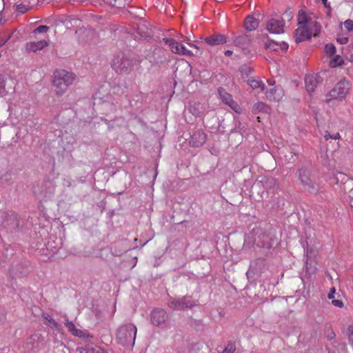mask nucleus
I'll return each instance as SVG.
<instances>
[{
  "instance_id": "obj_1",
  "label": "nucleus",
  "mask_w": 353,
  "mask_h": 353,
  "mask_svg": "<svg viewBox=\"0 0 353 353\" xmlns=\"http://www.w3.org/2000/svg\"><path fill=\"white\" fill-rule=\"evenodd\" d=\"M76 79L74 73L64 70H59L54 72L53 85L54 92L59 97L62 96L72 85Z\"/></svg>"
},
{
  "instance_id": "obj_2",
  "label": "nucleus",
  "mask_w": 353,
  "mask_h": 353,
  "mask_svg": "<svg viewBox=\"0 0 353 353\" xmlns=\"http://www.w3.org/2000/svg\"><path fill=\"white\" fill-rule=\"evenodd\" d=\"M137 329L132 323L120 326L117 332V339L122 345H132L135 343Z\"/></svg>"
},
{
  "instance_id": "obj_3",
  "label": "nucleus",
  "mask_w": 353,
  "mask_h": 353,
  "mask_svg": "<svg viewBox=\"0 0 353 353\" xmlns=\"http://www.w3.org/2000/svg\"><path fill=\"white\" fill-rule=\"evenodd\" d=\"M321 31V26L318 22H310L309 27L299 26L294 32L295 41L297 43L316 36Z\"/></svg>"
},
{
  "instance_id": "obj_4",
  "label": "nucleus",
  "mask_w": 353,
  "mask_h": 353,
  "mask_svg": "<svg viewBox=\"0 0 353 353\" xmlns=\"http://www.w3.org/2000/svg\"><path fill=\"white\" fill-rule=\"evenodd\" d=\"M351 86V83L349 81L346 79L340 81L335 85L333 89L326 94V101H330L332 99L343 100L349 93Z\"/></svg>"
},
{
  "instance_id": "obj_5",
  "label": "nucleus",
  "mask_w": 353,
  "mask_h": 353,
  "mask_svg": "<svg viewBox=\"0 0 353 353\" xmlns=\"http://www.w3.org/2000/svg\"><path fill=\"white\" fill-rule=\"evenodd\" d=\"M150 320L152 325L161 328L168 327V315L167 312L161 308L154 310L150 314Z\"/></svg>"
},
{
  "instance_id": "obj_6",
  "label": "nucleus",
  "mask_w": 353,
  "mask_h": 353,
  "mask_svg": "<svg viewBox=\"0 0 353 353\" xmlns=\"http://www.w3.org/2000/svg\"><path fill=\"white\" fill-rule=\"evenodd\" d=\"M18 225L17 215L3 212L0 213V228L12 229Z\"/></svg>"
},
{
  "instance_id": "obj_7",
  "label": "nucleus",
  "mask_w": 353,
  "mask_h": 353,
  "mask_svg": "<svg viewBox=\"0 0 353 353\" xmlns=\"http://www.w3.org/2000/svg\"><path fill=\"white\" fill-rule=\"evenodd\" d=\"M165 43L168 46L170 50L176 54H179L185 56H192V53L190 50H188L183 44L176 41L172 39H163Z\"/></svg>"
},
{
  "instance_id": "obj_8",
  "label": "nucleus",
  "mask_w": 353,
  "mask_h": 353,
  "mask_svg": "<svg viewBox=\"0 0 353 353\" xmlns=\"http://www.w3.org/2000/svg\"><path fill=\"white\" fill-rule=\"evenodd\" d=\"M268 82L270 88L265 92L266 98L271 101H279L284 95L283 89L275 86V81L270 80Z\"/></svg>"
},
{
  "instance_id": "obj_9",
  "label": "nucleus",
  "mask_w": 353,
  "mask_h": 353,
  "mask_svg": "<svg viewBox=\"0 0 353 353\" xmlns=\"http://www.w3.org/2000/svg\"><path fill=\"white\" fill-rule=\"evenodd\" d=\"M267 30L272 34H281L284 32V23L280 19H270L266 26Z\"/></svg>"
},
{
  "instance_id": "obj_10",
  "label": "nucleus",
  "mask_w": 353,
  "mask_h": 353,
  "mask_svg": "<svg viewBox=\"0 0 353 353\" xmlns=\"http://www.w3.org/2000/svg\"><path fill=\"white\" fill-rule=\"evenodd\" d=\"M168 305L174 310H183L191 307L193 304L190 299L183 297L181 299H170L169 301Z\"/></svg>"
},
{
  "instance_id": "obj_11",
  "label": "nucleus",
  "mask_w": 353,
  "mask_h": 353,
  "mask_svg": "<svg viewBox=\"0 0 353 353\" xmlns=\"http://www.w3.org/2000/svg\"><path fill=\"white\" fill-rule=\"evenodd\" d=\"M65 325L68 328V330L74 336L82 339L92 337L88 331L77 328L76 325L69 320L65 321Z\"/></svg>"
},
{
  "instance_id": "obj_12",
  "label": "nucleus",
  "mask_w": 353,
  "mask_h": 353,
  "mask_svg": "<svg viewBox=\"0 0 353 353\" xmlns=\"http://www.w3.org/2000/svg\"><path fill=\"white\" fill-rule=\"evenodd\" d=\"M299 177L302 184L305 186V188L311 192L316 191L315 184L310 179V174L307 171L303 170L299 171Z\"/></svg>"
},
{
  "instance_id": "obj_13",
  "label": "nucleus",
  "mask_w": 353,
  "mask_h": 353,
  "mask_svg": "<svg viewBox=\"0 0 353 353\" xmlns=\"http://www.w3.org/2000/svg\"><path fill=\"white\" fill-rule=\"evenodd\" d=\"M131 61L125 56L122 58L117 57L112 61V66L117 72L127 70L131 66Z\"/></svg>"
},
{
  "instance_id": "obj_14",
  "label": "nucleus",
  "mask_w": 353,
  "mask_h": 353,
  "mask_svg": "<svg viewBox=\"0 0 353 353\" xmlns=\"http://www.w3.org/2000/svg\"><path fill=\"white\" fill-rule=\"evenodd\" d=\"M218 91L221 99L225 104L228 105L236 112H239L240 107L234 101H233L232 96L230 94L225 92L222 88H219Z\"/></svg>"
},
{
  "instance_id": "obj_15",
  "label": "nucleus",
  "mask_w": 353,
  "mask_h": 353,
  "mask_svg": "<svg viewBox=\"0 0 353 353\" xmlns=\"http://www.w3.org/2000/svg\"><path fill=\"white\" fill-rule=\"evenodd\" d=\"M318 75L308 74L305 78V88L310 95L314 92L315 88L319 83Z\"/></svg>"
},
{
  "instance_id": "obj_16",
  "label": "nucleus",
  "mask_w": 353,
  "mask_h": 353,
  "mask_svg": "<svg viewBox=\"0 0 353 353\" xmlns=\"http://www.w3.org/2000/svg\"><path fill=\"white\" fill-rule=\"evenodd\" d=\"M48 44V41L45 39H41L37 41H30L26 43V49L28 52H35L47 47Z\"/></svg>"
},
{
  "instance_id": "obj_17",
  "label": "nucleus",
  "mask_w": 353,
  "mask_h": 353,
  "mask_svg": "<svg viewBox=\"0 0 353 353\" xmlns=\"http://www.w3.org/2000/svg\"><path fill=\"white\" fill-rule=\"evenodd\" d=\"M297 20L298 24L300 26L304 27H309V23L310 22H317L316 20L308 17L305 12L302 10L299 12Z\"/></svg>"
},
{
  "instance_id": "obj_18",
  "label": "nucleus",
  "mask_w": 353,
  "mask_h": 353,
  "mask_svg": "<svg viewBox=\"0 0 353 353\" xmlns=\"http://www.w3.org/2000/svg\"><path fill=\"white\" fill-rule=\"evenodd\" d=\"M205 141V136L202 132L194 133L190 141V143L194 147L202 145Z\"/></svg>"
},
{
  "instance_id": "obj_19",
  "label": "nucleus",
  "mask_w": 353,
  "mask_h": 353,
  "mask_svg": "<svg viewBox=\"0 0 353 353\" xmlns=\"http://www.w3.org/2000/svg\"><path fill=\"white\" fill-rule=\"evenodd\" d=\"M265 47L267 49L271 50H278L281 49L282 51L285 52L288 48V44L285 42L278 43L274 41H270L265 43Z\"/></svg>"
},
{
  "instance_id": "obj_20",
  "label": "nucleus",
  "mask_w": 353,
  "mask_h": 353,
  "mask_svg": "<svg viewBox=\"0 0 353 353\" xmlns=\"http://www.w3.org/2000/svg\"><path fill=\"white\" fill-rule=\"evenodd\" d=\"M205 41L211 46H215L225 43L226 39L223 34H214L205 38Z\"/></svg>"
},
{
  "instance_id": "obj_21",
  "label": "nucleus",
  "mask_w": 353,
  "mask_h": 353,
  "mask_svg": "<svg viewBox=\"0 0 353 353\" xmlns=\"http://www.w3.org/2000/svg\"><path fill=\"white\" fill-rule=\"evenodd\" d=\"M259 26V20L252 16H248L245 19L244 26L248 31H252L256 29Z\"/></svg>"
},
{
  "instance_id": "obj_22",
  "label": "nucleus",
  "mask_w": 353,
  "mask_h": 353,
  "mask_svg": "<svg viewBox=\"0 0 353 353\" xmlns=\"http://www.w3.org/2000/svg\"><path fill=\"white\" fill-rule=\"evenodd\" d=\"M39 343V336L34 334L30 336L26 342L27 349L31 350L37 348Z\"/></svg>"
},
{
  "instance_id": "obj_23",
  "label": "nucleus",
  "mask_w": 353,
  "mask_h": 353,
  "mask_svg": "<svg viewBox=\"0 0 353 353\" xmlns=\"http://www.w3.org/2000/svg\"><path fill=\"white\" fill-rule=\"evenodd\" d=\"M248 83L252 89L259 88L261 91H263L265 90V84L261 81L252 77L248 80Z\"/></svg>"
},
{
  "instance_id": "obj_24",
  "label": "nucleus",
  "mask_w": 353,
  "mask_h": 353,
  "mask_svg": "<svg viewBox=\"0 0 353 353\" xmlns=\"http://www.w3.org/2000/svg\"><path fill=\"white\" fill-rule=\"evenodd\" d=\"M42 316L48 321V323H46L48 326L56 328L58 330H61V325L50 315L43 313Z\"/></svg>"
},
{
  "instance_id": "obj_25",
  "label": "nucleus",
  "mask_w": 353,
  "mask_h": 353,
  "mask_svg": "<svg viewBox=\"0 0 353 353\" xmlns=\"http://www.w3.org/2000/svg\"><path fill=\"white\" fill-rule=\"evenodd\" d=\"M189 110L192 114L199 116L202 113L203 108L200 103H194L190 105Z\"/></svg>"
},
{
  "instance_id": "obj_26",
  "label": "nucleus",
  "mask_w": 353,
  "mask_h": 353,
  "mask_svg": "<svg viewBox=\"0 0 353 353\" xmlns=\"http://www.w3.org/2000/svg\"><path fill=\"white\" fill-rule=\"evenodd\" d=\"M343 63V59L340 55H334L331 57V59L329 62V65L332 67L335 68L336 66L341 65Z\"/></svg>"
},
{
  "instance_id": "obj_27",
  "label": "nucleus",
  "mask_w": 353,
  "mask_h": 353,
  "mask_svg": "<svg viewBox=\"0 0 353 353\" xmlns=\"http://www.w3.org/2000/svg\"><path fill=\"white\" fill-rule=\"evenodd\" d=\"M254 112H264L266 113H269L270 108L267 106V105L263 102H258L254 105Z\"/></svg>"
},
{
  "instance_id": "obj_28",
  "label": "nucleus",
  "mask_w": 353,
  "mask_h": 353,
  "mask_svg": "<svg viewBox=\"0 0 353 353\" xmlns=\"http://www.w3.org/2000/svg\"><path fill=\"white\" fill-rule=\"evenodd\" d=\"M325 52L327 55L332 57L336 52V48L332 44H327L325 46Z\"/></svg>"
},
{
  "instance_id": "obj_29",
  "label": "nucleus",
  "mask_w": 353,
  "mask_h": 353,
  "mask_svg": "<svg viewBox=\"0 0 353 353\" xmlns=\"http://www.w3.org/2000/svg\"><path fill=\"white\" fill-rule=\"evenodd\" d=\"M49 30V27L47 26H40L37 28L34 29L32 34L36 35L40 33H46Z\"/></svg>"
},
{
  "instance_id": "obj_30",
  "label": "nucleus",
  "mask_w": 353,
  "mask_h": 353,
  "mask_svg": "<svg viewBox=\"0 0 353 353\" xmlns=\"http://www.w3.org/2000/svg\"><path fill=\"white\" fill-rule=\"evenodd\" d=\"M340 137V134L338 132L331 134L328 131H326L324 134V138L325 140H328L330 139L337 140L339 139Z\"/></svg>"
},
{
  "instance_id": "obj_31",
  "label": "nucleus",
  "mask_w": 353,
  "mask_h": 353,
  "mask_svg": "<svg viewBox=\"0 0 353 353\" xmlns=\"http://www.w3.org/2000/svg\"><path fill=\"white\" fill-rule=\"evenodd\" d=\"M6 81L4 77L0 74V95L3 96L6 92Z\"/></svg>"
},
{
  "instance_id": "obj_32",
  "label": "nucleus",
  "mask_w": 353,
  "mask_h": 353,
  "mask_svg": "<svg viewBox=\"0 0 353 353\" xmlns=\"http://www.w3.org/2000/svg\"><path fill=\"white\" fill-rule=\"evenodd\" d=\"M345 28L348 31L351 32L353 30V20L347 19L343 23Z\"/></svg>"
},
{
  "instance_id": "obj_33",
  "label": "nucleus",
  "mask_w": 353,
  "mask_h": 353,
  "mask_svg": "<svg viewBox=\"0 0 353 353\" xmlns=\"http://www.w3.org/2000/svg\"><path fill=\"white\" fill-rule=\"evenodd\" d=\"M235 350V347L232 343H230L227 345L225 350L223 351L224 353H233Z\"/></svg>"
},
{
  "instance_id": "obj_34",
  "label": "nucleus",
  "mask_w": 353,
  "mask_h": 353,
  "mask_svg": "<svg viewBox=\"0 0 353 353\" xmlns=\"http://www.w3.org/2000/svg\"><path fill=\"white\" fill-rule=\"evenodd\" d=\"M345 333L348 336V338L353 336V324L349 325L347 327Z\"/></svg>"
},
{
  "instance_id": "obj_35",
  "label": "nucleus",
  "mask_w": 353,
  "mask_h": 353,
  "mask_svg": "<svg viewBox=\"0 0 353 353\" xmlns=\"http://www.w3.org/2000/svg\"><path fill=\"white\" fill-rule=\"evenodd\" d=\"M332 303L333 305L338 307H342L343 306V303L341 300L338 299H332Z\"/></svg>"
},
{
  "instance_id": "obj_36",
  "label": "nucleus",
  "mask_w": 353,
  "mask_h": 353,
  "mask_svg": "<svg viewBox=\"0 0 353 353\" xmlns=\"http://www.w3.org/2000/svg\"><path fill=\"white\" fill-rule=\"evenodd\" d=\"M337 41L341 44H345L348 42V38L343 36L339 37L337 38Z\"/></svg>"
},
{
  "instance_id": "obj_37",
  "label": "nucleus",
  "mask_w": 353,
  "mask_h": 353,
  "mask_svg": "<svg viewBox=\"0 0 353 353\" xmlns=\"http://www.w3.org/2000/svg\"><path fill=\"white\" fill-rule=\"evenodd\" d=\"M79 350L80 353H92V347L87 349L80 348Z\"/></svg>"
},
{
  "instance_id": "obj_38",
  "label": "nucleus",
  "mask_w": 353,
  "mask_h": 353,
  "mask_svg": "<svg viewBox=\"0 0 353 353\" xmlns=\"http://www.w3.org/2000/svg\"><path fill=\"white\" fill-rule=\"evenodd\" d=\"M334 293H335V289L333 288L331 289L330 292H329L327 297L329 299H333L334 298Z\"/></svg>"
},
{
  "instance_id": "obj_39",
  "label": "nucleus",
  "mask_w": 353,
  "mask_h": 353,
  "mask_svg": "<svg viewBox=\"0 0 353 353\" xmlns=\"http://www.w3.org/2000/svg\"><path fill=\"white\" fill-rule=\"evenodd\" d=\"M350 204L351 207L353 208V188L351 190L350 192Z\"/></svg>"
},
{
  "instance_id": "obj_40",
  "label": "nucleus",
  "mask_w": 353,
  "mask_h": 353,
  "mask_svg": "<svg viewBox=\"0 0 353 353\" xmlns=\"http://www.w3.org/2000/svg\"><path fill=\"white\" fill-rule=\"evenodd\" d=\"M62 22L65 24L68 28H70L69 23L72 24L71 21L68 18H66L64 21H62Z\"/></svg>"
},
{
  "instance_id": "obj_41",
  "label": "nucleus",
  "mask_w": 353,
  "mask_h": 353,
  "mask_svg": "<svg viewBox=\"0 0 353 353\" xmlns=\"http://www.w3.org/2000/svg\"><path fill=\"white\" fill-rule=\"evenodd\" d=\"M188 44L190 47H192V48H196V49H198V46H197L196 45H194V44H193V43H189V42L188 43Z\"/></svg>"
},
{
  "instance_id": "obj_42",
  "label": "nucleus",
  "mask_w": 353,
  "mask_h": 353,
  "mask_svg": "<svg viewBox=\"0 0 353 353\" xmlns=\"http://www.w3.org/2000/svg\"><path fill=\"white\" fill-rule=\"evenodd\" d=\"M232 54V51H231V50H226V51L225 52V54L226 56H230Z\"/></svg>"
},
{
  "instance_id": "obj_43",
  "label": "nucleus",
  "mask_w": 353,
  "mask_h": 353,
  "mask_svg": "<svg viewBox=\"0 0 353 353\" xmlns=\"http://www.w3.org/2000/svg\"><path fill=\"white\" fill-rule=\"evenodd\" d=\"M321 1H322V3H323L324 5H325V4H326V3H327V0H321Z\"/></svg>"
},
{
  "instance_id": "obj_44",
  "label": "nucleus",
  "mask_w": 353,
  "mask_h": 353,
  "mask_svg": "<svg viewBox=\"0 0 353 353\" xmlns=\"http://www.w3.org/2000/svg\"><path fill=\"white\" fill-rule=\"evenodd\" d=\"M185 64L187 65L188 68L190 69V65L188 64V63H185Z\"/></svg>"
},
{
  "instance_id": "obj_45",
  "label": "nucleus",
  "mask_w": 353,
  "mask_h": 353,
  "mask_svg": "<svg viewBox=\"0 0 353 353\" xmlns=\"http://www.w3.org/2000/svg\"><path fill=\"white\" fill-rule=\"evenodd\" d=\"M74 21L75 23H77V22H78V20H77V19H74Z\"/></svg>"
},
{
  "instance_id": "obj_46",
  "label": "nucleus",
  "mask_w": 353,
  "mask_h": 353,
  "mask_svg": "<svg viewBox=\"0 0 353 353\" xmlns=\"http://www.w3.org/2000/svg\"><path fill=\"white\" fill-rule=\"evenodd\" d=\"M117 1V0H114V5H115V4H116Z\"/></svg>"
},
{
  "instance_id": "obj_47",
  "label": "nucleus",
  "mask_w": 353,
  "mask_h": 353,
  "mask_svg": "<svg viewBox=\"0 0 353 353\" xmlns=\"http://www.w3.org/2000/svg\"><path fill=\"white\" fill-rule=\"evenodd\" d=\"M351 61H353V55L352 56V59H351Z\"/></svg>"
}]
</instances>
